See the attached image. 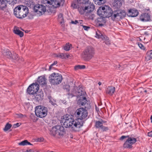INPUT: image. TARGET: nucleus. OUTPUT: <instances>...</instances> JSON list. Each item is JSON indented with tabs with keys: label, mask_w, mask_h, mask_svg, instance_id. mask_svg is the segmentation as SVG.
Listing matches in <instances>:
<instances>
[{
	"label": "nucleus",
	"mask_w": 152,
	"mask_h": 152,
	"mask_svg": "<svg viewBox=\"0 0 152 152\" xmlns=\"http://www.w3.org/2000/svg\"><path fill=\"white\" fill-rule=\"evenodd\" d=\"M63 125L66 128H71L74 132L78 131L80 128L83 126V123L80 121L76 119L74 120L72 116L66 114L64 116L62 120Z\"/></svg>",
	"instance_id": "f257e3e1"
},
{
	"label": "nucleus",
	"mask_w": 152,
	"mask_h": 152,
	"mask_svg": "<svg viewBox=\"0 0 152 152\" xmlns=\"http://www.w3.org/2000/svg\"><path fill=\"white\" fill-rule=\"evenodd\" d=\"M42 2V4H37L34 6V4L31 5L30 4L29 6V7H30V8L32 7L33 10L39 15H42L43 13H44L46 11L48 13H52L53 12V11L52 10V8H50L48 10V8L49 7H48V5L47 4H43Z\"/></svg>",
	"instance_id": "f03ea898"
},
{
	"label": "nucleus",
	"mask_w": 152,
	"mask_h": 152,
	"mask_svg": "<svg viewBox=\"0 0 152 152\" xmlns=\"http://www.w3.org/2000/svg\"><path fill=\"white\" fill-rule=\"evenodd\" d=\"M97 13L103 18L110 17L112 20L113 11L110 7L105 6L104 7H99L97 11Z\"/></svg>",
	"instance_id": "7ed1b4c3"
},
{
	"label": "nucleus",
	"mask_w": 152,
	"mask_h": 152,
	"mask_svg": "<svg viewBox=\"0 0 152 152\" xmlns=\"http://www.w3.org/2000/svg\"><path fill=\"white\" fill-rule=\"evenodd\" d=\"M28 8L25 6H18L14 10V15L16 17L19 18H22L25 17L28 15Z\"/></svg>",
	"instance_id": "20e7f679"
},
{
	"label": "nucleus",
	"mask_w": 152,
	"mask_h": 152,
	"mask_svg": "<svg viewBox=\"0 0 152 152\" xmlns=\"http://www.w3.org/2000/svg\"><path fill=\"white\" fill-rule=\"evenodd\" d=\"M64 127L61 125L54 126L50 130V134L54 137L63 136L66 134V131Z\"/></svg>",
	"instance_id": "39448f33"
},
{
	"label": "nucleus",
	"mask_w": 152,
	"mask_h": 152,
	"mask_svg": "<svg viewBox=\"0 0 152 152\" xmlns=\"http://www.w3.org/2000/svg\"><path fill=\"white\" fill-rule=\"evenodd\" d=\"M90 107V105L87 106H85V108H80L76 111L75 112V115L77 117V120L80 121L82 122L83 125V120L87 118L88 115V112L87 110L85 109L86 108H88Z\"/></svg>",
	"instance_id": "423d86ee"
},
{
	"label": "nucleus",
	"mask_w": 152,
	"mask_h": 152,
	"mask_svg": "<svg viewBox=\"0 0 152 152\" xmlns=\"http://www.w3.org/2000/svg\"><path fill=\"white\" fill-rule=\"evenodd\" d=\"M35 113L38 117L40 118H44L47 115V108L43 105L37 106L35 108Z\"/></svg>",
	"instance_id": "0eeeda50"
},
{
	"label": "nucleus",
	"mask_w": 152,
	"mask_h": 152,
	"mask_svg": "<svg viewBox=\"0 0 152 152\" xmlns=\"http://www.w3.org/2000/svg\"><path fill=\"white\" fill-rule=\"evenodd\" d=\"M64 0H42V3L47 4L48 6L52 5L54 8L62 6L64 3Z\"/></svg>",
	"instance_id": "6e6552de"
},
{
	"label": "nucleus",
	"mask_w": 152,
	"mask_h": 152,
	"mask_svg": "<svg viewBox=\"0 0 152 152\" xmlns=\"http://www.w3.org/2000/svg\"><path fill=\"white\" fill-rule=\"evenodd\" d=\"M62 76L57 73H53L49 77V81L52 85H57L60 83L62 80Z\"/></svg>",
	"instance_id": "1a4fd4ad"
},
{
	"label": "nucleus",
	"mask_w": 152,
	"mask_h": 152,
	"mask_svg": "<svg viewBox=\"0 0 152 152\" xmlns=\"http://www.w3.org/2000/svg\"><path fill=\"white\" fill-rule=\"evenodd\" d=\"M85 6V11H86V16L87 18L89 19L93 20L94 15H92V12L95 9V6L91 3H88L86 4H84Z\"/></svg>",
	"instance_id": "9d476101"
},
{
	"label": "nucleus",
	"mask_w": 152,
	"mask_h": 152,
	"mask_svg": "<svg viewBox=\"0 0 152 152\" xmlns=\"http://www.w3.org/2000/svg\"><path fill=\"white\" fill-rule=\"evenodd\" d=\"M94 54V49L91 47H87L82 53L83 57L86 59H90Z\"/></svg>",
	"instance_id": "9b49d317"
},
{
	"label": "nucleus",
	"mask_w": 152,
	"mask_h": 152,
	"mask_svg": "<svg viewBox=\"0 0 152 152\" xmlns=\"http://www.w3.org/2000/svg\"><path fill=\"white\" fill-rule=\"evenodd\" d=\"M126 13L124 10H117L113 11V16L112 20H115L116 19H122L126 16Z\"/></svg>",
	"instance_id": "f8f14e48"
},
{
	"label": "nucleus",
	"mask_w": 152,
	"mask_h": 152,
	"mask_svg": "<svg viewBox=\"0 0 152 152\" xmlns=\"http://www.w3.org/2000/svg\"><path fill=\"white\" fill-rule=\"evenodd\" d=\"M39 88V85L37 83H33L29 86V94H34L37 92Z\"/></svg>",
	"instance_id": "ddd939ff"
},
{
	"label": "nucleus",
	"mask_w": 152,
	"mask_h": 152,
	"mask_svg": "<svg viewBox=\"0 0 152 152\" xmlns=\"http://www.w3.org/2000/svg\"><path fill=\"white\" fill-rule=\"evenodd\" d=\"M151 16L149 13H143L140 17V20L143 22L149 21L151 20Z\"/></svg>",
	"instance_id": "4468645a"
},
{
	"label": "nucleus",
	"mask_w": 152,
	"mask_h": 152,
	"mask_svg": "<svg viewBox=\"0 0 152 152\" xmlns=\"http://www.w3.org/2000/svg\"><path fill=\"white\" fill-rule=\"evenodd\" d=\"M34 94L35 99L37 101L39 102L43 99L44 94L42 91L37 92Z\"/></svg>",
	"instance_id": "2eb2a0df"
},
{
	"label": "nucleus",
	"mask_w": 152,
	"mask_h": 152,
	"mask_svg": "<svg viewBox=\"0 0 152 152\" xmlns=\"http://www.w3.org/2000/svg\"><path fill=\"white\" fill-rule=\"evenodd\" d=\"M139 14L138 10L134 9L129 10L128 15L129 17H134L137 16Z\"/></svg>",
	"instance_id": "dca6fc26"
},
{
	"label": "nucleus",
	"mask_w": 152,
	"mask_h": 152,
	"mask_svg": "<svg viewBox=\"0 0 152 152\" xmlns=\"http://www.w3.org/2000/svg\"><path fill=\"white\" fill-rule=\"evenodd\" d=\"M112 5L114 8L119 9L122 5V1L121 0H114Z\"/></svg>",
	"instance_id": "f3484780"
},
{
	"label": "nucleus",
	"mask_w": 152,
	"mask_h": 152,
	"mask_svg": "<svg viewBox=\"0 0 152 152\" xmlns=\"http://www.w3.org/2000/svg\"><path fill=\"white\" fill-rule=\"evenodd\" d=\"M87 102L86 98L85 96L80 97V99L78 101V103L80 105L82 106H84L87 104L88 105V103H87Z\"/></svg>",
	"instance_id": "a211bd4d"
},
{
	"label": "nucleus",
	"mask_w": 152,
	"mask_h": 152,
	"mask_svg": "<svg viewBox=\"0 0 152 152\" xmlns=\"http://www.w3.org/2000/svg\"><path fill=\"white\" fill-rule=\"evenodd\" d=\"M83 88L80 87L77 89V91L76 92V94L77 97L84 96L86 94V92L83 90Z\"/></svg>",
	"instance_id": "6ab92c4d"
},
{
	"label": "nucleus",
	"mask_w": 152,
	"mask_h": 152,
	"mask_svg": "<svg viewBox=\"0 0 152 152\" xmlns=\"http://www.w3.org/2000/svg\"><path fill=\"white\" fill-rule=\"evenodd\" d=\"M115 91V88L113 86H108L106 89V91L107 94L112 95Z\"/></svg>",
	"instance_id": "aec40b11"
},
{
	"label": "nucleus",
	"mask_w": 152,
	"mask_h": 152,
	"mask_svg": "<svg viewBox=\"0 0 152 152\" xmlns=\"http://www.w3.org/2000/svg\"><path fill=\"white\" fill-rule=\"evenodd\" d=\"M106 121L101 119L100 121H96L95 123V126L96 128H100L103 125V124L106 123Z\"/></svg>",
	"instance_id": "412c9836"
},
{
	"label": "nucleus",
	"mask_w": 152,
	"mask_h": 152,
	"mask_svg": "<svg viewBox=\"0 0 152 152\" xmlns=\"http://www.w3.org/2000/svg\"><path fill=\"white\" fill-rule=\"evenodd\" d=\"M37 81L40 85L43 86L46 84V79L45 77L42 76L39 77Z\"/></svg>",
	"instance_id": "4be33fe9"
},
{
	"label": "nucleus",
	"mask_w": 152,
	"mask_h": 152,
	"mask_svg": "<svg viewBox=\"0 0 152 152\" xmlns=\"http://www.w3.org/2000/svg\"><path fill=\"white\" fill-rule=\"evenodd\" d=\"M13 31L15 34L18 35L20 37H22L23 36V32L19 30L16 27L14 28Z\"/></svg>",
	"instance_id": "5701e85b"
},
{
	"label": "nucleus",
	"mask_w": 152,
	"mask_h": 152,
	"mask_svg": "<svg viewBox=\"0 0 152 152\" xmlns=\"http://www.w3.org/2000/svg\"><path fill=\"white\" fill-rule=\"evenodd\" d=\"M2 53L4 56H6L9 58L10 57V54H12V53L7 49L3 50L2 51Z\"/></svg>",
	"instance_id": "b1692460"
},
{
	"label": "nucleus",
	"mask_w": 152,
	"mask_h": 152,
	"mask_svg": "<svg viewBox=\"0 0 152 152\" xmlns=\"http://www.w3.org/2000/svg\"><path fill=\"white\" fill-rule=\"evenodd\" d=\"M83 6H79L78 8V10L80 13L81 14H84L86 16V11H85V5H83Z\"/></svg>",
	"instance_id": "393cba45"
},
{
	"label": "nucleus",
	"mask_w": 152,
	"mask_h": 152,
	"mask_svg": "<svg viewBox=\"0 0 152 152\" xmlns=\"http://www.w3.org/2000/svg\"><path fill=\"white\" fill-rule=\"evenodd\" d=\"M69 55L66 53H59L56 56L60 58L64 59L68 58L69 57Z\"/></svg>",
	"instance_id": "a878e982"
},
{
	"label": "nucleus",
	"mask_w": 152,
	"mask_h": 152,
	"mask_svg": "<svg viewBox=\"0 0 152 152\" xmlns=\"http://www.w3.org/2000/svg\"><path fill=\"white\" fill-rule=\"evenodd\" d=\"M7 6L6 0H0V9L3 10Z\"/></svg>",
	"instance_id": "bb28decb"
},
{
	"label": "nucleus",
	"mask_w": 152,
	"mask_h": 152,
	"mask_svg": "<svg viewBox=\"0 0 152 152\" xmlns=\"http://www.w3.org/2000/svg\"><path fill=\"white\" fill-rule=\"evenodd\" d=\"M131 143L127 139L124 144L123 146L124 148H130L132 147Z\"/></svg>",
	"instance_id": "cd10ccee"
},
{
	"label": "nucleus",
	"mask_w": 152,
	"mask_h": 152,
	"mask_svg": "<svg viewBox=\"0 0 152 152\" xmlns=\"http://www.w3.org/2000/svg\"><path fill=\"white\" fill-rule=\"evenodd\" d=\"M96 37L98 38H101L102 40L104 39H105V37H104L103 35L100 32V31L99 30L96 31Z\"/></svg>",
	"instance_id": "c85d7f7f"
},
{
	"label": "nucleus",
	"mask_w": 152,
	"mask_h": 152,
	"mask_svg": "<svg viewBox=\"0 0 152 152\" xmlns=\"http://www.w3.org/2000/svg\"><path fill=\"white\" fill-rule=\"evenodd\" d=\"M58 20L60 23L62 24V26H64V19L63 17V15L62 14L60 13L58 15Z\"/></svg>",
	"instance_id": "c756f323"
},
{
	"label": "nucleus",
	"mask_w": 152,
	"mask_h": 152,
	"mask_svg": "<svg viewBox=\"0 0 152 152\" xmlns=\"http://www.w3.org/2000/svg\"><path fill=\"white\" fill-rule=\"evenodd\" d=\"M145 58L147 61L152 59V50L147 52Z\"/></svg>",
	"instance_id": "7c9ffc66"
},
{
	"label": "nucleus",
	"mask_w": 152,
	"mask_h": 152,
	"mask_svg": "<svg viewBox=\"0 0 152 152\" xmlns=\"http://www.w3.org/2000/svg\"><path fill=\"white\" fill-rule=\"evenodd\" d=\"M9 58L16 60H18L19 59L18 55L14 52L12 53L11 54H10V57Z\"/></svg>",
	"instance_id": "2f4dec72"
},
{
	"label": "nucleus",
	"mask_w": 152,
	"mask_h": 152,
	"mask_svg": "<svg viewBox=\"0 0 152 152\" xmlns=\"http://www.w3.org/2000/svg\"><path fill=\"white\" fill-rule=\"evenodd\" d=\"M78 4L80 5L86 4L89 2V0H77Z\"/></svg>",
	"instance_id": "473e14b6"
},
{
	"label": "nucleus",
	"mask_w": 152,
	"mask_h": 152,
	"mask_svg": "<svg viewBox=\"0 0 152 152\" xmlns=\"http://www.w3.org/2000/svg\"><path fill=\"white\" fill-rule=\"evenodd\" d=\"M72 45L70 44L69 43H67L65 45L64 47V49L66 51H69L71 48Z\"/></svg>",
	"instance_id": "72a5a7b5"
},
{
	"label": "nucleus",
	"mask_w": 152,
	"mask_h": 152,
	"mask_svg": "<svg viewBox=\"0 0 152 152\" xmlns=\"http://www.w3.org/2000/svg\"><path fill=\"white\" fill-rule=\"evenodd\" d=\"M86 68V66L84 65H77L75 66V69L76 70L79 69H83Z\"/></svg>",
	"instance_id": "f704fd0d"
},
{
	"label": "nucleus",
	"mask_w": 152,
	"mask_h": 152,
	"mask_svg": "<svg viewBox=\"0 0 152 152\" xmlns=\"http://www.w3.org/2000/svg\"><path fill=\"white\" fill-rule=\"evenodd\" d=\"M20 145L25 146L28 145V142L27 140H25L18 143Z\"/></svg>",
	"instance_id": "c9c22d12"
},
{
	"label": "nucleus",
	"mask_w": 152,
	"mask_h": 152,
	"mask_svg": "<svg viewBox=\"0 0 152 152\" xmlns=\"http://www.w3.org/2000/svg\"><path fill=\"white\" fill-rule=\"evenodd\" d=\"M128 140L132 145L137 142L136 139L135 138L128 137Z\"/></svg>",
	"instance_id": "e433bc0d"
},
{
	"label": "nucleus",
	"mask_w": 152,
	"mask_h": 152,
	"mask_svg": "<svg viewBox=\"0 0 152 152\" xmlns=\"http://www.w3.org/2000/svg\"><path fill=\"white\" fill-rule=\"evenodd\" d=\"M12 126V125L9 123H7L4 128V130L6 131L9 129Z\"/></svg>",
	"instance_id": "4c0bfd02"
},
{
	"label": "nucleus",
	"mask_w": 152,
	"mask_h": 152,
	"mask_svg": "<svg viewBox=\"0 0 152 152\" xmlns=\"http://www.w3.org/2000/svg\"><path fill=\"white\" fill-rule=\"evenodd\" d=\"M7 2L9 4L12 5H13L16 3L17 2V0H7Z\"/></svg>",
	"instance_id": "58836bf2"
},
{
	"label": "nucleus",
	"mask_w": 152,
	"mask_h": 152,
	"mask_svg": "<svg viewBox=\"0 0 152 152\" xmlns=\"http://www.w3.org/2000/svg\"><path fill=\"white\" fill-rule=\"evenodd\" d=\"M100 128L102 130L103 132L109 130V128L107 127L104 126L103 125Z\"/></svg>",
	"instance_id": "ea45409f"
},
{
	"label": "nucleus",
	"mask_w": 152,
	"mask_h": 152,
	"mask_svg": "<svg viewBox=\"0 0 152 152\" xmlns=\"http://www.w3.org/2000/svg\"><path fill=\"white\" fill-rule=\"evenodd\" d=\"M57 61H55L52 64L49 66V70L50 71V70L52 69L53 68V66L56 64H57Z\"/></svg>",
	"instance_id": "a19ab883"
},
{
	"label": "nucleus",
	"mask_w": 152,
	"mask_h": 152,
	"mask_svg": "<svg viewBox=\"0 0 152 152\" xmlns=\"http://www.w3.org/2000/svg\"><path fill=\"white\" fill-rule=\"evenodd\" d=\"M138 45L139 47L142 49L144 50L145 49V47L142 43H138Z\"/></svg>",
	"instance_id": "79ce46f5"
},
{
	"label": "nucleus",
	"mask_w": 152,
	"mask_h": 152,
	"mask_svg": "<svg viewBox=\"0 0 152 152\" xmlns=\"http://www.w3.org/2000/svg\"><path fill=\"white\" fill-rule=\"evenodd\" d=\"M48 99L50 100V102L53 105H54L55 103L54 102H53L52 101V99H51V97L50 96H49L48 97Z\"/></svg>",
	"instance_id": "37998d69"
},
{
	"label": "nucleus",
	"mask_w": 152,
	"mask_h": 152,
	"mask_svg": "<svg viewBox=\"0 0 152 152\" xmlns=\"http://www.w3.org/2000/svg\"><path fill=\"white\" fill-rule=\"evenodd\" d=\"M71 6L74 8H76L77 7V5L75 3L73 2L72 3Z\"/></svg>",
	"instance_id": "c03bdc74"
},
{
	"label": "nucleus",
	"mask_w": 152,
	"mask_h": 152,
	"mask_svg": "<svg viewBox=\"0 0 152 152\" xmlns=\"http://www.w3.org/2000/svg\"><path fill=\"white\" fill-rule=\"evenodd\" d=\"M82 26H83V28L85 30L88 31V29L90 28V27L88 26H84L83 25H82Z\"/></svg>",
	"instance_id": "a18cd8bd"
},
{
	"label": "nucleus",
	"mask_w": 152,
	"mask_h": 152,
	"mask_svg": "<svg viewBox=\"0 0 152 152\" xmlns=\"http://www.w3.org/2000/svg\"><path fill=\"white\" fill-rule=\"evenodd\" d=\"M71 23L72 24H76L77 23H78V21L77 20H76L75 21H72Z\"/></svg>",
	"instance_id": "49530a36"
},
{
	"label": "nucleus",
	"mask_w": 152,
	"mask_h": 152,
	"mask_svg": "<svg viewBox=\"0 0 152 152\" xmlns=\"http://www.w3.org/2000/svg\"><path fill=\"white\" fill-rule=\"evenodd\" d=\"M129 137V136H121V137L120 140H123L124 139H125L126 138H127V137Z\"/></svg>",
	"instance_id": "de8ad7c7"
},
{
	"label": "nucleus",
	"mask_w": 152,
	"mask_h": 152,
	"mask_svg": "<svg viewBox=\"0 0 152 152\" xmlns=\"http://www.w3.org/2000/svg\"><path fill=\"white\" fill-rule=\"evenodd\" d=\"M148 136L149 137H152V131L148 133Z\"/></svg>",
	"instance_id": "09e8293b"
},
{
	"label": "nucleus",
	"mask_w": 152,
	"mask_h": 152,
	"mask_svg": "<svg viewBox=\"0 0 152 152\" xmlns=\"http://www.w3.org/2000/svg\"><path fill=\"white\" fill-rule=\"evenodd\" d=\"M70 88L69 87H68V88H66V91L67 92V94H69V93Z\"/></svg>",
	"instance_id": "8fccbe9b"
},
{
	"label": "nucleus",
	"mask_w": 152,
	"mask_h": 152,
	"mask_svg": "<svg viewBox=\"0 0 152 152\" xmlns=\"http://www.w3.org/2000/svg\"><path fill=\"white\" fill-rule=\"evenodd\" d=\"M44 140V139L43 138H39L38 140L39 142H42Z\"/></svg>",
	"instance_id": "3c124183"
},
{
	"label": "nucleus",
	"mask_w": 152,
	"mask_h": 152,
	"mask_svg": "<svg viewBox=\"0 0 152 152\" xmlns=\"http://www.w3.org/2000/svg\"><path fill=\"white\" fill-rule=\"evenodd\" d=\"M17 115H18V117H22L23 116V115L21 114H17Z\"/></svg>",
	"instance_id": "603ef678"
},
{
	"label": "nucleus",
	"mask_w": 152,
	"mask_h": 152,
	"mask_svg": "<svg viewBox=\"0 0 152 152\" xmlns=\"http://www.w3.org/2000/svg\"><path fill=\"white\" fill-rule=\"evenodd\" d=\"M82 22H83V20H79V21H78V23H80V26H82V25H81V24L82 23Z\"/></svg>",
	"instance_id": "864d4df0"
},
{
	"label": "nucleus",
	"mask_w": 152,
	"mask_h": 152,
	"mask_svg": "<svg viewBox=\"0 0 152 152\" xmlns=\"http://www.w3.org/2000/svg\"><path fill=\"white\" fill-rule=\"evenodd\" d=\"M19 124L18 123H17L16 124H15L14 125L15 126V127H18V126H19Z\"/></svg>",
	"instance_id": "5fc2aeb1"
},
{
	"label": "nucleus",
	"mask_w": 152,
	"mask_h": 152,
	"mask_svg": "<svg viewBox=\"0 0 152 152\" xmlns=\"http://www.w3.org/2000/svg\"><path fill=\"white\" fill-rule=\"evenodd\" d=\"M29 152H34V151L32 150H29Z\"/></svg>",
	"instance_id": "6e6d98bb"
},
{
	"label": "nucleus",
	"mask_w": 152,
	"mask_h": 152,
	"mask_svg": "<svg viewBox=\"0 0 152 152\" xmlns=\"http://www.w3.org/2000/svg\"><path fill=\"white\" fill-rule=\"evenodd\" d=\"M98 84L99 86H100L102 84V83L101 82H99L98 83Z\"/></svg>",
	"instance_id": "4d7b16f0"
},
{
	"label": "nucleus",
	"mask_w": 152,
	"mask_h": 152,
	"mask_svg": "<svg viewBox=\"0 0 152 152\" xmlns=\"http://www.w3.org/2000/svg\"><path fill=\"white\" fill-rule=\"evenodd\" d=\"M28 88H27V93H28Z\"/></svg>",
	"instance_id": "13d9d810"
},
{
	"label": "nucleus",
	"mask_w": 152,
	"mask_h": 152,
	"mask_svg": "<svg viewBox=\"0 0 152 152\" xmlns=\"http://www.w3.org/2000/svg\"><path fill=\"white\" fill-rule=\"evenodd\" d=\"M25 33H28V30H26L25 31Z\"/></svg>",
	"instance_id": "bf43d9fd"
},
{
	"label": "nucleus",
	"mask_w": 152,
	"mask_h": 152,
	"mask_svg": "<svg viewBox=\"0 0 152 152\" xmlns=\"http://www.w3.org/2000/svg\"><path fill=\"white\" fill-rule=\"evenodd\" d=\"M150 119L151 120V121H152V115H151V116Z\"/></svg>",
	"instance_id": "052dcab7"
},
{
	"label": "nucleus",
	"mask_w": 152,
	"mask_h": 152,
	"mask_svg": "<svg viewBox=\"0 0 152 152\" xmlns=\"http://www.w3.org/2000/svg\"><path fill=\"white\" fill-rule=\"evenodd\" d=\"M147 90H145L144 91V92L145 93H146L147 92Z\"/></svg>",
	"instance_id": "680f3d73"
},
{
	"label": "nucleus",
	"mask_w": 152,
	"mask_h": 152,
	"mask_svg": "<svg viewBox=\"0 0 152 152\" xmlns=\"http://www.w3.org/2000/svg\"><path fill=\"white\" fill-rule=\"evenodd\" d=\"M120 67V65L119 64L118 65V68H119Z\"/></svg>",
	"instance_id": "e2e57ef3"
},
{
	"label": "nucleus",
	"mask_w": 152,
	"mask_h": 152,
	"mask_svg": "<svg viewBox=\"0 0 152 152\" xmlns=\"http://www.w3.org/2000/svg\"><path fill=\"white\" fill-rule=\"evenodd\" d=\"M105 43L106 44H110V43H108V42H107V43H106V42Z\"/></svg>",
	"instance_id": "0e129e2a"
},
{
	"label": "nucleus",
	"mask_w": 152,
	"mask_h": 152,
	"mask_svg": "<svg viewBox=\"0 0 152 152\" xmlns=\"http://www.w3.org/2000/svg\"><path fill=\"white\" fill-rule=\"evenodd\" d=\"M29 145H32V144L30 143V142H29Z\"/></svg>",
	"instance_id": "69168bd1"
},
{
	"label": "nucleus",
	"mask_w": 152,
	"mask_h": 152,
	"mask_svg": "<svg viewBox=\"0 0 152 152\" xmlns=\"http://www.w3.org/2000/svg\"><path fill=\"white\" fill-rule=\"evenodd\" d=\"M25 152H28V150H27Z\"/></svg>",
	"instance_id": "338daca9"
},
{
	"label": "nucleus",
	"mask_w": 152,
	"mask_h": 152,
	"mask_svg": "<svg viewBox=\"0 0 152 152\" xmlns=\"http://www.w3.org/2000/svg\"><path fill=\"white\" fill-rule=\"evenodd\" d=\"M149 152H151V151H150Z\"/></svg>",
	"instance_id": "774afa93"
}]
</instances>
